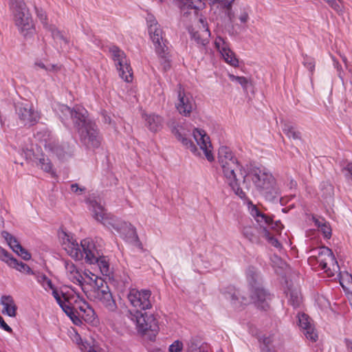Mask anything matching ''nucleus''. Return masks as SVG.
<instances>
[{"label": "nucleus", "mask_w": 352, "mask_h": 352, "mask_svg": "<svg viewBox=\"0 0 352 352\" xmlns=\"http://www.w3.org/2000/svg\"><path fill=\"white\" fill-rule=\"evenodd\" d=\"M54 111L66 127H69L70 122L73 123L80 142L87 148L95 149L100 146L102 138L98 126L89 119V113L85 107L76 105L70 108L66 104L57 103L54 106Z\"/></svg>", "instance_id": "obj_1"}, {"label": "nucleus", "mask_w": 352, "mask_h": 352, "mask_svg": "<svg viewBox=\"0 0 352 352\" xmlns=\"http://www.w3.org/2000/svg\"><path fill=\"white\" fill-rule=\"evenodd\" d=\"M59 236L63 239V248L67 253L76 261L83 258L89 264H97L104 276L111 274L109 260L97 250L91 239H85L80 241V245L67 232L62 231Z\"/></svg>", "instance_id": "obj_2"}, {"label": "nucleus", "mask_w": 352, "mask_h": 352, "mask_svg": "<svg viewBox=\"0 0 352 352\" xmlns=\"http://www.w3.org/2000/svg\"><path fill=\"white\" fill-rule=\"evenodd\" d=\"M243 183L252 179L254 185L259 192L270 201L279 199V191L276 186L275 179L265 168L247 165V169L241 168Z\"/></svg>", "instance_id": "obj_3"}, {"label": "nucleus", "mask_w": 352, "mask_h": 352, "mask_svg": "<svg viewBox=\"0 0 352 352\" xmlns=\"http://www.w3.org/2000/svg\"><path fill=\"white\" fill-rule=\"evenodd\" d=\"M241 168L247 169V165L243 166L229 147L222 146L219 148L218 169L221 173L225 182L231 187L234 193L243 199L245 197V193L240 187L235 173L237 169L241 173Z\"/></svg>", "instance_id": "obj_4"}, {"label": "nucleus", "mask_w": 352, "mask_h": 352, "mask_svg": "<svg viewBox=\"0 0 352 352\" xmlns=\"http://www.w3.org/2000/svg\"><path fill=\"white\" fill-rule=\"evenodd\" d=\"M10 10L13 15L15 25L20 33L27 38L34 33L32 19L23 0H9Z\"/></svg>", "instance_id": "obj_5"}, {"label": "nucleus", "mask_w": 352, "mask_h": 352, "mask_svg": "<svg viewBox=\"0 0 352 352\" xmlns=\"http://www.w3.org/2000/svg\"><path fill=\"white\" fill-rule=\"evenodd\" d=\"M248 210L252 217L260 226V228H258L253 226H244L242 228L241 233L252 243L258 244L261 243V237L263 236V228H266V226L272 221V218L263 213L252 202L248 204Z\"/></svg>", "instance_id": "obj_6"}, {"label": "nucleus", "mask_w": 352, "mask_h": 352, "mask_svg": "<svg viewBox=\"0 0 352 352\" xmlns=\"http://www.w3.org/2000/svg\"><path fill=\"white\" fill-rule=\"evenodd\" d=\"M146 22L148 33L154 45L155 52L160 58L166 62L168 58V47L167 41L164 38V32L153 15L148 14Z\"/></svg>", "instance_id": "obj_7"}, {"label": "nucleus", "mask_w": 352, "mask_h": 352, "mask_svg": "<svg viewBox=\"0 0 352 352\" xmlns=\"http://www.w3.org/2000/svg\"><path fill=\"white\" fill-rule=\"evenodd\" d=\"M93 290L95 299L109 312L116 313L118 306L107 282L102 278H96Z\"/></svg>", "instance_id": "obj_8"}, {"label": "nucleus", "mask_w": 352, "mask_h": 352, "mask_svg": "<svg viewBox=\"0 0 352 352\" xmlns=\"http://www.w3.org/2000/svg\"><path fill=\"white\" fill-rule=\"evenodd\" d=\"M109 51L119 72V76L126 82L132 81V69L124 52L116 45H111Z\"/></svg>", "instance_id": "obj_9"}, {"label": "nucleus", "mask_w": 352, "mask_h": 352, "mask_svg": "<svg viewBox=\"0 0 352 352\" xmlns=\"http://www.w3.org/2000/svg\"><path fill=\"white\" fill-rule=\"evenodd\" d=\"M127 299L130 305L136 309L135 311L152 308L151 292L149 289H130Z\"/></svg>", "instance_id": "obj_10"}, {"label": "nucleus", "mask_w": 352, "mask_h": 352, "mask_svg": "<svg viewBox=\"0 0 352 352\" xmlns=\"http://www.w3.org/2000/svg\"><path fill=\"white\" fill-rule=\"evenodd\" d=\"M15 111L20 124L23 126H33L40 119L39 113L34 110L32 104L27 101L16 103Z\"/></svg>", "instance_id": "obj_11"}, {"label": "nucleus", "mask_w": 352, "mask_h": 352, "mask_svg": "<svg viewBox=\"0 0 352 352\" xmlns=\"http://www.w3.org/2000/svg\"><path fill=\"white\" fill-rule=\"evenodd\" d=\"M111 228L114 229L127 243L142 249V244L138 236L135 228L130 223L117 219Z\"/></svg>", "instance_id": "obj_12"}, {"label": "nucleus", "mask_w": 352, "mask_h": 352, "mask_svg": "<svg viewBox=\"0 0 352 352\" xmlns=\"http://www.w3.org/2000/svg\"><path fill=\"white\" fill-rule=\"evenodd\" d=\"M129 315L131 320L135 322L138 331L142 333H145L148 331H157V321L153 314H142V311L133 313L130 311Z\"/></svg>", "instance_id": "obj_13"}, {"label": "nucleus", "mask_w": 352, "mask_h": 352, "mask_svg": "<svg viewBox=\"0 0 352 352\" xmlns=\"http://www.w3.org/2000/svg\"><path fill=\"white\" fill-rule=\"evenodd\" d=\"M171 131L175 135L178 141L184 146L188 148L195 155H200V153L196 145L190 139L191 136V130L186 127V125L175 124L171 125Z\"/></svg>", "instance_id": "obj_14"}, {"label": "nucleus", "mask_w": 352, "mask_h": 352, "mask_svg": "<svg viewBox=\"0 0 352 352\" xmlns=\"http://www.w3.org/2000/svg\"><path fill=\"white\" fill-rule=\"evenodd\" d=\"M175 108L182 116L185 117H189L196 108V103L192 96L190 94L186 93L181 86L178 90Z\"/></svg>", "instance_id": "obj_15"}, {"label": "nucleus", "mask_w": 352, "mask_h": 352, "mask_svg": "<svg viewBox=\"0 0 352 352\" xmlns=\"http://www.w3.org/2000/svg\"><path fill=\"white\" fill-rule=\"evenodd\" d=\"M298 324L305 338L312 342L318 340V335L311 318L305 313L298 314Z\"/></svg>", "instance_id": "obj_16"}, {"label": "nucleus", "mask_w": 352, "mask_h": 352, "mask_svg": "<svg viewBox=\"0 0 352 352\" xmlns=\"http://www.w3.org/2000/svg\"><path fill=\"white\" fill-rule=\"evenodd\" d=\"M192 135L197 144L199 146V148L204 151L206 159L209 162L214 161L212 144L210 138L206 132L204 130L195 128L192 131Z\"/></svg>", "instance_id": "obj_17"}, {"label": "nucleus", "mask_w": 352, "mask_h": 352, "mask_svg": "<svg viewBox=\"0 0 352 352\" xmlns=\"http://www.w3.org/2000/svg\"><path fill=\"white\" fill-rule=\"evenodd\" d=\"M61 301L76 312L79 309L82 312H86L87 309L89 308V304L86 300L79 295L72 292H64L61 291Z\"/></svg>", "instance_id": "obj_18"}, {"label": "nucleus", "mask_w": 352, "mask_h": 352, "mask_svg": "<svg viewBox=\"0 0 352 352\" xmlns=\"http://www.w3.org/2000/svg\"><path fill=\"white\" fill-rule=\"evenodd\" d=\"M90 210L93 212L94 218L108 228H111L118 219L107 213L105 209L96 201H90Z\"/></svg>", "instance_id": "obj_19"}, {"label": "nucleus", "mask_w": 352, "mask_h": 352, "mask_svg": "<svg viewBox=\"0 0 352 352\" xmlns=\"http://www.w3.org/2000/svg\"><path fill=\"white\" fill-rule=\"evenodd\" d=\"M0 260L5 262L9 267L27 274L34 275L35 272L26 264L16 258L7 250L0 246Z\"/></svg>", "instance_id": "obj_20"}, {"label": "nucleus", "mask_w": 352, "mask_h": 352, "mask_svg": "<svg viewBox=\"0 0 352 352\" xmlns=\"http://www.w3.org/2000/svg\"><path fill=\"white\" fill-rule=\"evenodd\" d=\"M251 298L257 308L265 310L269 307L271 294L262 285L251 288Z\"/></svg>", "instance_id": "obj_21"}, {"label": "nucleus", "mask_w": 352, "mask_h": 352, "mask_svg": "<svg viewBox=\"0 0 352 352\" xmlns=\"http://www.w3.org/2000/svg\"><path fill=\"white\" fill-rule=\"evenodd\" d=\"M259 340L263 344L262 352H276V349L282 346L280 336L277 333L264 335L260 338Z\"/></svg>", "instance_id": "obj_22"}, {"label": "nucleus", "mask_w": 352, "mask_h": 352, "mask_svg": "<svg viewBox=\"0 0 352 352\" xmlns=\"http://www.w3.org/2000/svg\"><path fill=\"white\" fill-rule=\"evenodd\" d=\"M202 25V33L199 31H195L194 29L189 30L191 40H193L199 46L204 47L209 43L208 38L210 36V31L208 29L206 21L203 19H199Z\"/></svg>", "instance_id": "obj_23"}, {"label": "nucleus", "mask_w": 352, "mask_h": 352, "mask_svg": "<svg viewBox=\"0 0 352 352\" xmlns=\"http://www.w3.org/2000/svg\"><path fill=\"white\" fill-rule=\"evenodd\" d=\"M225 298L229 300L234 307H239L247 303V298L242 295L240 291L234 286L230 285L223 291Z\"/></svg>", "instance_id": "obj_24"}, {"label": "nucleus", "mask_w": 352, "mask_h": 352, "mask_svg": "<svg viewBox=\"0 0 352 352\" xmlns=\"http://www.w3.org/2000/svg\"><path fill=\"white\" fill-rule=\"evenodd\" d=\"M64 265L68 278L74 284L82 286L84 278L77 267L69 260H64Z\"/></svg>", "instance_id": "obj_25"}, {"label": "nucleus", "mask_w": 352, "mask_h": 352, "mask_svg": "<svg viewBox=\"0 0 352 352\" xmlns=\"http://www.w3.org/2000/svg\"><path fill=\"white\" fill-rule=\"evenodd\" d=\"M316 262L321 269L325 271L330 270L331 265H334L337 263L332 251L329 248L320 250V256L316 258Z\"/></svg>", "instance_id": "obj_26"}, {"label": "nucleus", "mask_w": 352, "mask_h": 352, "mask_svg": "<svg viewBox=\"0 0 352 352\" xmlns=\"http://www.w3.org/2000/svg\"><path fill=\"white\" fill-rule=\"evenodd\" d=\"M146 126L151 131L157 132L162 128L163 118L155 113L142 115Z\"/></svg>", "instance_id": "obj_27"}, {"label": "nucleus", "mask_w": 352, "mask_h": 352, "mask_svg": "<svg viewBox=\"0 0 352 352\" xmlns=\"http://www.w3.org/2000/svg\"><path fill=\"white\" fill-rule=\"evenodd\" d=\"M1 304L3 307V314H7L10 317L16 316L17 307L11 296H2L1 298Z\"/></svg>", "instance_id": "obj_28"}, {"label": "nucleus", "mask_w": 352, "mask_h": 352, "mask_svg": "<svg viewBox=\"0 0 352 352\" xmlns=\"http://www.w3.org/2000/svg\"><path fill=\"white\" fill-rule=\"evenodd\" d=\"M35 278L36 281L43 287L45 291H48L49 289H52V294L54 297V292H56L58 294V296L61 299V292H58L54 285H53L52 280L44 274L43 273H35L34 274Z\"/></svg>", "instance_id": "obj_29"}, {"label": "nucleus", "mask_w": 352, "mask_h": 352, "mask_svg": "<svg viewBox=\"0 0 352 352\" xmlns=\"http://www.w3.org/2000/svg\"><path fill=\"white\" fill-rule=\"evenodd\" d=\"M246 278L251 288L261 285L262 278L258 270L253 266H249L246 271Z\"/></svg>", "instance_id": "obj_30"}, {"label": "nucleus", "mask_w": 352, "mask_h": 352, "mask_svg": "<svg viewBox=\"0 0 352 352\" xmlns=\"http://www.w3.org/2000/svg\"><path fill=\"white\" fill-rule=\"evenodd\" d=\"M340 283L347 294L352 309V275L346 272L340 274Z\"/></svg>", "instance_id": "obj_31"}, {"label": "nucleus", "mask_w": 352, "mask_h": 352, "mask_svg": "<svg viewBox=\"0 0 352 352\" xmlns=\"http://www.w3.org/2000/svg\"><path fill=\"white\" fill-rule=\"evenodd\" d=\"M34 137L41 143L43 144L46 149L49 148L48 144L52 145L55 142V140H54L50 131L46 129H43L39 131H37L34 134Z\"/></svg>", "instance_id": "obj_32"}, {"label": "nucleus", "mask_w": 352, "mask_h": 352, "mask_svg": "<svg viewBox=\"0 0 352 352\" xmlns=\"http://www.w3.org/2000/svg\"><path fill=\"white\" fill-rule=\"evenodd\" d=\"M54 298L56 302L58 304L62 310L67 314V316L72 320L75 324H79L81 323L80 319L76 316V312L73 311V309L69 307L66 306L62 301L61 299L58 296L56 292H54Z\"/></svg>", "instance_id": "obj_33"}, {"label": "nucleus", "mask_w": 352, "mask_h": 352, "mask_svg": "<svg viewBox=\"0 0 352 352\" xmlns=\"http://www.w3.org/2000/svg\"><path fill=\"white\" fill-rule=\"evenodd\" d=\"M36 162L37 166L40 167L45 172L51 174L52 177L56 175L55 172L53 170L52 164L49 158L45 157L43 155L38 158H36Z\"/></svg>", "instance_id": "obj_34"}, {"label": "nucleus", "mask_w": 352, "mask_h": 352, "mask_svg": "<svg viewBox=\"0 0 352 352\" xmlns=\"http://www.w3.org/2000/svg\"><path fill=\"white\" fill-rule=\"evenodd\" d=\"M283 131L289 138H292L294 140H301L300 132L290 124L285 123L283 126Z\"/></svg>", "instance_id": "obj_35"}, {"label": "nucleus", "mask_w": 352, "mask_h": 352, "mask_svg": "<svg viewBox=\"0 0 352 352\" xmlns=\"http://www.w3.org/2000/svg\"><path fill=\"white\" fill-rule=\"evenodd\" d=\"M287 295L289 296V303L294 307H298L301 302V295L298 289H288Z\"/></svg>", "instance_id": "obj_36"}, {"label": "nucleus", "mask_w": 352, "mask_h": 352, "mask_svg": "<svg viewBox=\"0 0 352 352\" xmlns=\"http://www.w3.org/2000/svg\"><path fill=\"white\" fill-rule=\"evenodd\" d=\"M1 234L2 236L5 238V239L6 240L10 248L14 252H19V250H21V245L19 243V242L14 236H13L12 234H10L9 232L6 231H3Z\"/></svg>", "instance_id": "obj_37"}, {"label": "nucleus", "mask_w": 352, "mask_h": 352, "mask_svg": "<svg viewBox=\"0 0 352 352\" xmlns=\"http://www.w3.org/2000/svg\"><path fill=\"white\" fill-rule=\"evenodd\" d=\"M214 46L221 55L226 52H230V50H231L230 47V43L227 39L220 36L216 37L214 40Z\"/></svg>", "instance_id": "obj_38"}, {"label": "nucleus", "mask_w": 352, "mask_h": 352, "mask_svg": "<svg viewBox=\"0 0 352 352\" xmlns=\"http://www.w3.org/2000/svg\"><path fill=\"white\" fill-rule=\"evenodd\" d=\"M49 32H51V35L54 40L56 41L63 42L64 44H67L68 41L67 38L63 36L62 32L59 31L54 25H49L45 28Z\"/></svg>", "instance_id": "obj_39"}, {"label": "nucleus", "mask_w": 352, "mask_h": 352, "mask_svg": "<svg viewBox=\"0 0 352 352\" xmlns=\"http://www.w3.org/2000/svg\"><path fill=\"white\" fill-rule=\"evenodd\" d=\"M223 257L217 254H210V261L204 263L205 268L212 267L214 269L218 268L222 265Z\"/></svg>", "instance_id": "obj_40"}, {"label": "nucleus", "mask_w": 352, "mask_h": 352, "mask_svg": "<svg viewBox=\"0 0 352 352\" xmlns=\"http://www.w3.org/2000/svg\"><path fill=\"white\" fill-rule=\"evenodd\" d=\"M48 150L52 151L53 153L60 160H65L68 155L67 153L63 150V148L54 142L52 145L48 144Z\"/></svg>", "instance_id": "obj_41"}, {"label": "nucleus", "mask_w": 352, "mask_h": 352, "mask_svg": "<svg viewBox=\"0 0 352 352\" xmlns=\"http://www.w3.org/2000/svg\"><path fill=\"white\" fill-rule=\"evenodd\" d=\"M221 56L227 63L233 67H238L239 60L236 57L234 52L231 50H230V52H226L222 54Z\"/></svg>", "instance_id": "obj_42"}, {"label": "nucleus", "mask_w": 352, "mask_h": 352, "mask_svg": "<svg viewBox=\"0 0 352 352\" xmlns=\"http://www.w3.org/2000/svg\"><path fill=\"white\" fill-rule=\"evenodd\" d=\"M338 14L343 13V5L342 0H323Z\"/></svg>", "instance_id": "obj_43"}, {"label": "nucleus", "mask_w": 352, "mask_h": 352, "mask_svg": "<svg viewBox=\"0 0 352 352\" xmlns=\"http://www.w3.org/2000/svg\"><path fill=\"white\" fill-rule=\"evenodd\" d=\"M323 221V219L321 221L319 220H316V224L318 225V228L323 233L324 237L329 239L331 236V229L330 226L326 223V222Z\"/></svg>", "instance_id": "obj_44"}, {"label": "nucleus", "mask_w": 352, "mask_h": 352, "mask_svg": "<svg viewBox=\"0 0 352 352\" xmlns=\"http://www.w3.org/2000/svg\"><path fill=\"white\" fill-rule=\"evenodd\" d=\"M34 67L45 70L47 72H54L58 69V66L54 64L45 65L41 60H36Z\"/></svg>", "instance_id": "obj_45"}, {"label": "nucleus", "mask_w": 352, "mask_h": 352, "mask_svg": "<svg viewBox=\"0 0 352 352\" xmlns=\"http://www.w3.org/2000/svg\"><path fill=\"white\" fill-rule=\"evenodd\" d=\"M186 6L190 9L200 10L204 7V2L203 0H186Z\"/></svg>", "instance_id": "obj_46"}, {"label": "nucleus", "mask_w": 352, "mask_h": 352, "mask_svg": "<svg viewBox=\"0 0 352 352\" xmlns=\"http://www.w3.org/2000/svg\"><path fill=\"white\" fill-rule=\"evenodd\" d=\"M229 78L230 80L235 81L239 85H241L244 89H247V87L248 85V80L247 79V78L244 76H234V74H229Z\"/></svg>", "instance_id": "obj_47"}, {"label": "nucleus", "mask_w": 352, "mask_h": 352, "mask_svg": "<svg viewBox=\"0 0 352 352\" xmlns=\"http://www.w3.org/2000/svg\"><path fill=\"white\" fill-rule=\"evenodd\" d=\"M263 237L266 238L274 247L278 248L280 245L278 241L270 234V231L266 228H263Z\"/></svg>", "instance_id": "obj_48"}, {"label": "nucleus", "mask_w": 352, "mask_h": 352, "mask_svg": "<svg viewBox=\"0 0 352 352\" xmlns=\"http://www.w3.org/2000/svg\"><path fill=\"white\" fill-rule=\"evenodd\" d=\"M184 344L182 341H174L168 347V352H182Z\"/></svg>", "instance_id": "obj_49"}, {"label": "nucleus", "mask_w": 352, "mask_h": 352, "mask_svg": "<svg viewBox=\"0 0 352 352\" xmlns=\"http://www.w3.org/2000/svg\"><path fill=\"white\" fill-rule=\"evenodd\" d=\"M302 64L311 72H313V71L315 69V62L314 59L311 57H304Z\"/></svg>", "instance_id": "obj_50"}, {"label": "nucleus", "mask_w": 352, "mask_h": 352, "mask_svg": "<svg viewBox=\"0 0 352 352\" xmlns=\"http://www.w3.org/2000/svg\"><path fill=\"white\" fill-rule=\"evenodd\" d=\"M36 13L41 22L43 24L44 28H45L47 26H48L49 24L47 23V15L45 12H44L42 9L36 8Z\"/></svg>", "instance_id": "obj_51"}, {"label": "nucleus", "mask_w": 352, "mask_h": 352, "mask_svg": "<svg viewBox=\"0 0 352 352\" xmlns=\"http://www.w3.org/2000/svg\"><path fill=\"white\" fill-rule=\"evenodd\" d=\"M234 1L235 0H214L212 4H219L222 8L226 10L230 7H232Z\"/></svg>", "instance_id": "obj_52"}, {"label": "nucleus", "mask_w": 352, "mask_h": 352, "mask_svg": "<svg viewBox=\"0 0 352 352\" xmlns=\"http://www.w3.org/2000/svg\"><path fill=\"white\" fill-rule=\"evenodd\" d=\"M21 151V155H23L26 160H32V157H34V151L32 147H22Z\"/></svg>", "instance_id": "obj_53"}, {"label": "nucleus", "mask_w": 352, "mask_h": 352, "mask_svg": "<svg viewBox=\"0 0 352 352\" xmlns=\"http://www.w3.org/2000/svg\"><path fill=\"white\" fill-rule=\"evenodd\" d=\"M70 188L72 192L78 195L83 194L86 190V188L85 187L79 186L78 184L76 183L72 184L70 186Z\"/></svg>", "instance_id": "obj_54"}, {"label": "nucleus", "mask_w": 352, "mask_h": 352, "mask_svg": "<svg viewBox=\"0 0 352 352\" xmlns=\"http://www.w3.org/2000/svg\"><path fill=\"white\" fill-rule=\"evenodd\" d=\"M323 248H328L327 247H319L317 248L312 249L309 251V253L311 254V256L309 259H314L316 261V258L320 256V250H322Z\"/></svg>", "instance_id": "obj_55"}, {"label": "nucleus", "mask_w": 352, "mask_h": 352, "mask_svg": "<svg viewBox=\"0 0 352 352\" xmlns=\"http://www.w3.org/2000/svg\"><path fill=\"white\" fill-rule=\"evenodd\" d=\"M187 352H208L203 347L198 346L195 342H191L187 349Z\"/></svg>", "instance_id": "obj_56"}, {"label": "nucleus", "mask_w": 352, "mask_h": 352, "mask_svg": "<svg viewBox=\"0 0 352 352\" xmlns=\"http://www.w3.org/2000/svg\"><path fill=\"white\" fill-rule=\"evenodd\" d=\"M239 19L241 23H246L250 19L249 12L244 9L241 12Z\"/></svg>", "instance_id": "obj_57"}, {"label": "nucleus", "mask_w": 352, "mask_h": 352, "mask_svg": "<svg viewBox=\"0 0 352 352\" xmlns=\"http://www.w3.org/2000/svg\"><path fill=\"white\" fill-rule=\"evenodd\" d=\"M225 14L228 19L229 22L230 23H233L234 20V12L232 10V7L226 9Z\"/></svg>", "instance_id": "obj_58"}, {"label": "nucleus", "mask_w": 352, "mask_h": 352, "mask_svg": "<svg viewBox=\"0 0 352 352\" xmlns=\"http://www.w3.org/2000/svg\"><path fill=\"white\" fill-rule=\"evenodd\" d=\"M16 253L21 256L25 261L30 260L31 258V254L22 246L21 250H19V252Z\"/></svg>", "instance_id": "obj_59"}, {"label": "nucleus", "mask_w": 352, "mask_h": 352, "mask_svg": "<svg viewBox=\"0 0 352 352\" xmlns=\"http://www.w3.org/2000/svg\"><path fill=\"white\" fill-rule=\"evenodd\" d=\"M102 122L105 124H108L109 125H114V124L112 123V120L111 118V116L108 114V113L106 111H102L101 113Z\"/></svg>", "instance_id": "obj_60"}, {"label": "nucleus", "mask_w": 352, "mask_h": 352, "mask_svg": "<svg viewBox=\"0 0 352 352\" xmlns=\"http://www.w3.org/2000/svg\"><path fill=\"white\" fill-rule=\"evenodd\" d=\"M268 226H270L272 228L275 229L277 232L280 231L283 227L282 223L279 221L274 223L272 219V221L268 225L266 226L267 229Z\"/></svg>", "instance_id": "obj_61"}, {"label": "nucleus", "mask_w": 352, "mask_h": 352, "mask_svg": "<svg viewBox=\"0 0 352 352\" xmlns=\"http://www.w3.org/2000/svg\"><path fill=\"white\" fill-rule=\"evenodd\" d=\"M0 327L7 332H12V328L6 324L3 318L0 316Z\"/></svg>", "instance_id": "obj_62"}, {"label": "nucleus", "mask_w": 352, "mask_h": 352, "mask_svg": "<svg viewBox=\"0 0 352 352\" xmlns=\"http://www.w3.org/2000/svg\"><path fill=\"white\" fill-rule=\"evenodd\" d=\"M344 343L346 344L347 351L349 352H352V340L348 338H345Z\"/></svg>", "instance_id": "obj_63"}, {"label": "nucleus", "mask_w": 352, "mask_h": 352, "mask_svg": "<svg viewBox=\"0 0 352 352\" xmlns=\"http://www.w3.org/2000/svg\"><path fill=\"white\" fill-rule=\"evenodd\" d=\"M92 42L98 47H99L101 45L100 40L96 38L95 36L92 38Z\"/></svg>", "instance_id": "obj_64"}]
</instances>
